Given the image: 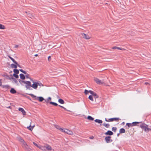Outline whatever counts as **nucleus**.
<instances>
[{
  "instance_id": "nucleus-23",
  "label": "nucleus",
  "mask_w": 151,
  "mask_h": 151,
  "mask_svg": "<svg viewBox=\"0 0 151 151\" xmlns=\"http://www.w3.org/2000/svg\"><path fill=\"white\" fill-rule=\"evenodd\" d=\"M102 125L103 126H104L105 127H106L107 128H109L110 126V125L109 124H106L105 123H104L102 124Z\"/></svg>"
},
{
  "instance_id": "nucleus-9",
  "label": "nucleus",
  "mask_w": 151,
  "mask_h": 151,
  "mask_svg": "<svg viewBox=\"0 0 151 151\" xmlns=\"http://www.w3.org/2000/svg\"><path fill=\"white\" fill-rule=\"evenodd\" d=\"M89 93L91 94V95H92V96H94L95 99L99 97V96L96 93L94 92L93 91L91 90H90Z\"/></svg>"
},
{
  "instance_id": "nucleus-37",
  "label": "nucleus",
  "mask_w": 151,
  "mask_h": 151,
  "mask_svg": "<svg viewBox=\"0 0 151 151\" xmlns=\"http://www.w3.org/2000/svg\"><path fill=\"white\" fill-rule=\"evenodd\" d=\"M88 99L91 100L93 101V98L92 95H90L88 97Z\"/></svg>"
},
{
  "instance_id": "nucleus-52",
  "label": "nucleus",
  "mask_w": 151,
  "mask_h": 151,
  "mask_svg": "<svg viewBox=\"0 0 151 151\" xmlns=\"http://www.w3.org/2000/svg\"><path fill=\"white\" fill-rule=\"evenodd\" d=\"M28 15V17H30L31 16V14H29Z\"/></svg>"
},
{
  "instance_id": "nucleus-2",
  "label": "nucleus",
  "mask_w": 151,
  "mask_h": 151,
  "mask_svg": "<svg viewBox=\"0 0 151 151\" xmlns=\"http://www.w3.org/2000/svg\"><path fill=\"white\" fill-rule=\"evenodd\" d=\"M141 123V124L140 125L139 127L142 129H143L145 132H148L150 131H151V129L148 127V125L145 124V123L142 122Z\"/></svg>"
},
{
  "instance_id": "nucleus-41",
  "label": "nucleus",
  "mask_w": 151,
  "mask_h": 151,
  "mask_svg": "<svg viewBox=\"0 0 151 151\" xmlns=\"http://www.w3.org/2000/svg\"><path fill=\"white\" fill-rule=\"evenodd\" d=\"M117 129V128L116 127H113L112 128V131L116 132V130Z\"/></svg>"
},
{
  "instance_id": "nucleus-39",
  "label": "nucleus",
  "mask_w": 151,
  "mask_h": 151,
  "mask_svg": "<svg viewBox=\"0 0 151 151\" xmlns=\"http://www.w3.org/2000/svg\"><path fill=\"white\" fill-rule=\"evenodd\" d=\"M18 74H13V76L15 77L16 78H19V76L17 75Z\"/></svg>"
},
{
  "instance_id": "nucleus-6",
  "label": "nucleus",
  "mask_w": 151,
  "mask_h": 151,
  "mask_svg": "<svg viewBox=\"0 0 151 151\" xmlns=\"http://www.w3.org/2000/svg\"><path fill=\"white\" fill-rule=\"evenodd\" d=\"M119 119H120L118 118H111L110 119H107L106 118H105V121L106 122H113V121H116Z\"/></svg>"
},
{
  "instance_id": "nucleus-31",
  "label": "nucleus",
  "mask_w": 151,
  "mask_h": 151,
  "mask_svg": "<svg viewBox=\"0 0 151 151\" xmlns=\"http://www.w3.org/2000/svg\"><path fill=\"white\" fill-rule=\"evenodd\" d=\"M11 67L12 68H14L15 69L17 68V65L16 64H11Z\"/></svg>"
},
{
  "instance_id": "nucleus-27",
  "label": "nucleus",
  "mask_w": 151,
  "mask_h": 151,
  "mask_svg": "<svg viewBox=\"0 0 151 151\" xmlns=\"http://www.w3.org/2000/svg\"><path fill=\"white\" fill-rule=\"evenodd\" d=\"M125 132V130L124 129L122 128L119 130L120 133H123Z\"/></svg>"
},
{
  "instance_id": "nucleus-45",
  "label": "nucleus",
  "mask_w": 151,
  "mask_h": 151,
  "mask_svg": "<svg viewBox=\"0 0 151 151\" xmlns=\"http://www.w3.org/2000/svg\"><path fill=\"white\" fill-rule=\"evenodd\" d=\"M14 64L17 65V66H18L19 68H21L20 65H19L17 62Z\"/></svg>"
},
{
  "instance_id": "nucleus-48",
  "label": "nucleus",
  "mask_w": 151,
  "mask_h": 151,
  "mask_svg": "<svg viewBox=\"0 0 151 151\" xmlns=\"http://www.w3.org/2000/svg\"><path fill=\"white\" fill-rule=\"evenodd\" d=\"M2 82L1 80H0V86H2Z\"/></svg>"
},
{
  "instance_id": "nucleus-36",
  "label": "nucleus",
  "mask_w": 151,
  "mask_h": 151,
  "mask_svg": "<svg viewBox=\"0 0 151 151\" xmlns=\"http://www.w3.org/2000/svg\"><path fill=\"white\" fill-rule=\"evenodd\" d=\"M9 58L15 63L16 61L12 57H11L10 56H9Z\"/></svg>"
},
{
  "instance_id": "nucleus-16",
  "label": "nucleus",
  "mask_w": 151,
  "mask_h": 151,
  "mask_svg": "<svg viewBox=\"0 0 151 151\" xmlns=\"http://www.w3.org/2000/svg\"><path fill=\"white\" fill-rule=\"evenodd\" d=\"M10 92L12 94H15L17 93V91L13 88H11L10 90Z\"/></svg>"
},
{
  "instance_id": "nucleus-26",
  "label": "nucleus",
  "mask_w": 151,
  "mask_h": 151,
  "mask_svg": "<svg viewBox=\"0 0 151 151\" xmlns=\"http://www.w3.org/2000/svg\"><path fill=\"white\" fill-rule=\"evenodd\" d=\"M33 144L35 146L39 148H40V149H41L42 150H43L42 148H43V147H39L37 143H35V142H33Z\"/></svg>"
},
{
  "instance_id": "nucleus-58",
  "label": "nucleus",
  "mask_w": 151,
  "mask_h": 151,
  "mask_svg": "<svg viewBox=\"0 0 151 151\" xmlns=\"http://www.w3.org/2000/svg\"><path fill=\"white\" fill-rule=\"evenodd\" d=\"M10 107H11V106H9L7 108H10Z\"/></svg>"
},
{
  "instance_id": "nucleus-22",
  "label": "nucleus",
  "mask_w": 151,
  "mask_h": 151,
  "mask_svg": "<svg viewBox=\"0 0 151 151\" xmlns=\"http://www.w3.org/2000/svg\"><path fill=\"white\" fill-rule=\"evenodd\" d=\"M2 87L3 88H4L7 89H9L10 88V86L8 85H2Z\"/></svg>"
},
{
  "instance_id": "nucleus-20",
  "label": "nucleus",
  "mask_w": 151,
  "mask_h": 151,
  "mask_svg": "<svg viewBox=\"0 0 151 151\" xmlns=\"http://www.w3.org/2000/svg\"><path fill=\"white\" fill-rule=\"evenodd\" d=\"M19 139V141H20L22 143V145H23L24 144H25L26 143L25 142L24 140L22 139L20 137Z\"/></svg>"
},
{
  "instance_id": "nucleus-32",
  "label": "nucleus",
  "mask_w": 151,
  "mask_h": 151,
  "mask_svg": "<svg viewBox=\"0 0 151 151\" xmlns=\"http://www.w3.org/2000/svg\"><path fill=\"white\" fill-rule=\"evenodd\" d=\"M87 119L93 121L94 120V118L90 116H88L87 117Z\"/></svg>"
},
{
  "instance_id": "nucleus-35",
  "label": "nucleus",
  "mask_w": 151,
  "mask_h": 151,
  "mask_svg": "<svg viewBox=\"0 0 151 151\" xmlns=\"http://www.w3.org/2000/svg\"><path fill=\"white\" fill-rule=\"evenodd\" d=\"M5 28V27L4 25L0 24V29H4Z\"/></svg>"
},
{
  "instance_id": "nucleus-11",
  "label": "nucleus",
  "mask_w": 151,
  "mask_h": 151,
  "mask_svg": "<svg viewBox=\"0 0 151 151\" xmlns=\"http://www.w3.org/2000/svg\"><path fill=\"white\" fill-rule=\"evenodd\" d=\"M19 111L22 112L23 115H26V112L23 109L21 108H19Z\"/></svg>"
},
{
  "instance_id": "nucleus-34",
  "label": "nucleus",
  "mask_w": 151,
  "mask_h": 151,
  "mask_svg": "<svg viewBox=\"0 0 151 151\" xmlns=\"http://www.w3.org/2000/svg\"><path fill=\"white\" fill-rule=\"evenodd\" d=\"M126 125L128 127H133L132 123H127L126 124Z\"/></svg>"
},
{
  "instance_id": "nucleus-38",
  "label": "nucleus",
  "mask_w": 151,
  "mask_h": 151,
  "mask_svg": "<svg viewBox=\"0 0 151 151\" xmlns=\"http://www.w3.org/2000/svg\"><path fill=\"white\" fill-rule=\"evenodd\" d=\"M21 72L23 73L24 74H27V72L26 71H24L23 69H20L19 70Z\"/></svg>"
},
{
  "instance_id": "nucleus-44",
  "label": "nucleus",
  "mask_w": 151,
  "mask_h": 151,
  "mask_svg": "<svg viewBox=\"0 0 151 151\" xmlns=\"http://www.w3.org/2000/svg\"><path fill=\"white\" fill-rule=\"evenodd\" d=\"M55 127L57 128V129H59V130H60V129H61V128H60V126H58V125H56L55 126Z\"/></svg>"
},
{
  "instance_id": "nucleus-1",
  "label": "nucleus",
  "mask_w": 151,
  "mask_h": 151,
  "mask_svg": "<svg viewBox=\"0 0 151 151\" xmlns=\"http://www.w3.org/2000/svg\"><path fill=\"white\" fill-rule=\"evenodd\" d=\"M30 80L33 83L32 85L31 82L30 81V84L28 85H26V88L29 90H32V89L31 87H32L35 89H37L38 86L37 82H35L33 80L31 79H30Z\"/></svg>"
},
{
  "instance_id": "nucleus-47",
  "label": "nucleus",
  "mask_w": 151,
  "mask_h": 151,
  "mask_svg": "<svg viewBox=\"0 0 151 151\" xmlns=\"http://www.w3.org/2000/svg\"><path fill=\"white\" fill-rule=\"evenodd\" d=\"M43 147V148H42L43 150H43V151H46V149L45 148V147Z\"/></svg>"
},
{
  "instance_id": "nucleus-24",
  "label": "nucleus",
  "mask_w": 151,
  "mask_h": 151,
  "mask_svg": "<svg viewBox=\"0 0 151 151\" xmlns=\"http://www.w3.org/2000/svg\"><path fill=\"white\" fill-rule=\"evenodd\" d=\"M94 121L96 122H97L99 124H101L103 122L102 120L99 119H96Z\"/></svg>"
},
{
  "instance_id": "nucleus-49",
  "label": "nucleus",
  "mask_w": 151,
  "mask_h": 151,
  "mask_svg": "<svg viewBox=\"0 0 151 151\" xmlns=\"http://www.w3.org/2000/svg\"><path fill=\"white\" fill-rule=\"evenodd\" d=\"M18 47V45H16L15 46V48H17Z\"/></svg>"
},
{
  "instance_id": "nucleus-21",
  "label": "nucleus",
  "mask_w": 151,
  "mask_h": 151,
  "mask_svg": "<svg viewBox=\"0 0 151 151\" xmlns=\"http://www.w3.org/2000/svg\"><path fill=\"white\" fill-rule=\"evenodd\" d=\"M35 126H33L32 127L31 126V124H30V126L28 127H27V128L29 130H30V131H32L33 128Z\"/></svg>"
},
{
  "instance_id": "nucleus-29",
  "label": "nucleus",
  "mask_w": 151,
  "mask_h": 151,
  "mask_svg": "<svg viewBox=\"0 0 151 151\" xmlns=\"http://www.w3.org/2000/svg\"><path fill=\"white\" fill-rule=\"evenodd\" d=\"M112 49H117L118 50H124V49H123V48H119V47H117L116 46H115V47H113L112 48Z\"/></svg>"
},
{
  "instance_id": "nucleus-42",
  "label": "nucleus",
  "mask_w": 151,
  "mask_h": 151,
  "mask_svg": "<svg viewBox=\"0 0 151 151\" xmlns=\"http://www.w3.org/2000/svg\"><path fill=\"white\" fill-rule=\"evenodd\" d=\"M37 86H43V85L41 83H39L37 82Z\"/></svg>"
},
{
  "instance_id": "nucleus-46",
  "label": "nucleus",
  "mask_w": 151,
  "mask_h": 151,
  "mask_svg": "<svg viewBox=\"0 0 151 151\" xmlns=\"http://www.w3.org/2000/svg\"><path fill=\"white\" fill-rule=\"evenodd\" d=\"M51 60V58L50 56H49L48 58V60L49 61H50Z\"/></svg>"
},
{
  "instance_id": "nucleus-18",
  "label": "nucleus",
  "mask_w": 151,
  "mask_h": 151,
  "mask_svg": "<svg viewBox=\"0 0 151 151\" xmlns=\"http://www.w3.org/2000/svg\"><path fill=\"white\" fill-rule=\"evenodd\" d=\"M19 76L20 78L21 79H22L24 80L25 79V76L23 74L21 73L20 74Z\"/></svg>"
},
{
  "instance_id": "nucleus-3",
  "label": "nucleus",
  "mask_w": 151,
  "mask_h": 151,
  "mask_svg": "<svg viewBox=\"0 0 151 151\" xmlns=\"http://www.w3.org/2000/svg\"><path fill=\"white\" fill-rule=\"evenodd\" d=\"M28 94L30 95L31 96H32L34 100H38L40 102H42L43 100H45L43 97L41 96L37 97L36 96H35L33 94Z\"/></svg>"
},
{
  "instance_id": "nucleus-40",
  "label": "nucleus",
  "mask_w": 151,
  "mask_h": 151,
  "mask_svg": "<svg viewBox=\"0 0 151 151\" xmlns=\"http://www.w3.org/2000/svg\"><path fill=\"white\" fill-rule=\"evenodd\" d=\"M89 91L90 90L88 91L87 90L85 89L84 91V93L86 95H87L88 93H89Z\"/></svg>"
},
{
  "instance_id": "nucleus-50",
  "label": "nucleus",
  "mask_w": 151,
  "mask_h": 151,
  "mask_svg": "<svg viewBox=\"0 0 151 151\" xmlns=\"http://www.w3.org/2000/svg\"><path fill=\"white\" fill-rule=\"evenodd\" d=\"M60 107L62 108H64V107L63 106H60V105H58Z\"/></svg>"
},
{
  "instance_id": "nucleus-8",
  "label": "nucleus",
  "mask_w": 151,
  "mask_h": 151,
  "mask_svg": "<svg viewBox=\"0 0 151 151\" xmlns=\"http://www.w3.org/2000/svg\"><path fill=\"white\" fill-rule=\"evenodd\" d=\"M94 80L98 84L101 85L104 83V82H103L101 81L100 80H99L97 78H95Z\"/></svg>"
},
{
  "instance_id": "nucleus-43",
  "label": "nucleus",
  "mask_w": 151,
  "mask_h": 151,
  "mask_svg": "<svg viewBox=\"0 0 151 151\" xmlns=\"http://www.w3.org/2000/svg\"><path fill=\"white\" fill-rule=\"evenodd\" d=\"M26 74V75L25 76L26 78H29V74L27 73V74Z\"/></svg>"
},
{
  "instance_id": "nucleus-14",
  "label": "nucleus",
  "mask_w": 151,
  "mask_h": 151,
  "mask_svg": "<svg viewBox=\"0 0 151 151\" xmlns=\"http://www.w3.org/2000/svg\"><path fill=\"white\" fill-rule=\"evenodd\" d=\"M83 38L86 39H89L90 38V37L88 35H87L84 33H83Z\"/></svg>"
},
{
  "instance_id": "nucleus-51",
  "label": "nucleus",
  "mask_w": 151,
  "mask_h": 151,
  "mask_svg": "<svg viewBox=\"0 0 151 151\" xmlns=\"http://www.w3.org/2000/svg\"><path fill=\"white\" fill-rule=\"evenodd\" d=\"M28 99H29L30 100H31V99L30 98V97L29 96H27V97Z\"/></svg>"
},
{
  "instance_id": "nucleus-33",
  "label": "nucleus",
  "mask_w": 151,
  "mask_h": 151,
  "mask_svg": "<svg viewBox=\"0 0 151 151\" xmlns=\"http://www.w3.org/2000/svg\"><path fill=\"white\" fill-rule=\"evenodd\" d=\"M51 99V98L50 97H49L47 98V100H45V102L46 103H49V101Z\"/></svg>"
},
{
  "instance_id": "nucleus-17",
  "label": "nucleus",
  "mask_w": 151,
  "mask_h": 151,
  "mask_svg": "<svg viewBox=\"0 0 151 151\" xmlns=\"http://www.w3.org/2000/svg\"><path fill=\"white\" fill-rule=\"evenodd\" d=\"M3 76L7 79H11V77H10L9 75H8L7 74H5Z\"/></svg>"
},
{
  "instance_id": "nucleus-56",
  "label": "nucleus",
  "mask_w": 151,
  "mask_h": 151,
  "mask_svg": "<svg viewBox=\"0 0 151 151\" xmlns=\"http://www.w3.org/2000/svg\"><path fill=\"white\" fill-rule=\"evenodd\" d=\"M145 84H148V83L147 82H145Z\"/></svg>"
},
{
  "instance_id": "nucleus-10",
  "label": "nucleus",
  "mask_w": 151,
  "mask_h": 151,
  "mask_svg": "<svg viewBox=\"0 0 151 151\" xmlns=\"http://www.w3.org/2000/svg\"><path fill=\"white\" fill-rule=\"evenodd\" d=\"M19 81L21 84H22V83L26 84V85H28L30 84L29 81L21 80H19Z\"/></svg>"
},
{
  "instance_id": "nucleus-7",
  "label": "nucleus",
  "mask_w": 151,
  "mask_h": 151,
  "mask_svg": "<svg viewBox=\"0 0 151 151\" xmlns=\"http://www.w3.org/2000/svg\"><path fill=\"white\" fill-rule=\"evenodd\" d=\"M105 140L107 143H109L112 141V140L111 139V137L110 136L106 137L105 138Z\"/></svg>"
},
{
  "instance_id": "nucleus-55",
  "label": "nucleus",
  "mask_w": 151,
  "mask_h": 151,
  "mask_svg": "<svg viewBox=\"0 0 151 151\" xmlns=\"http://www.w3.org/2000/svg\"><path fill=\"white\" fill-rule=\"evenodd\" d=\"M38 55L37 54H35V56H37Z\"/></svg>"
},
{
  "instance_id": "nucleus-30",
  "label": "nucleus",
  "mask_w": 151,
  "mask_h": 151,
  "mask_svg": "<svg viewBox=\"0 0 151 151\" xmlns=\"http://www.w3.org/2000/svg\"><path fill=\"white\" fill-rule=\"evenodd\" d=\"M58 102L61 104H64V101L62 99H60L58 100Z\"/></svg>"
},
{
  "instance_id": "nucleus-19",
  "label": "nucleus",
  "mask_w": 151,
  "mask_h": 151,
  "mask_svg": "<svg viewBox=\"0 0 151 151\" xmlns=\"http://www.w3.org/2000/svg\"><path fill=\"white\" fill-rule=\"evenodd\" d=\"M10 76H11V79H12L13 80V81H14V82L15 83H16V84H17L18 83V81H17L16 79L15 78H14L12 77V75H10Z\"/></svg>"
},
{
  "instance_id": "nucleus-57",
  "label": "nucleus",
  "mask_w": 151,
  "mask_h": 151,
  "mask_svg": "<svg viewBox=\"0 0 151 151\" xmlns=\"http://www.w3.org/2000/svg\"><path fill=\"white\" fill-rule=\"evenodd\" d=\"M63 109H64L65 110L67 111V110H66V109L64 107V108Z\"/></svg>"
},
{
  "instance_id": "nucleus-5",
  "label": "nucleus",
  "mask_w": 151,
  "mask_h": 151,
  "mask_svg": "<svg viewBox=\"0 0 151 151\" xmlns=\"http://www.w3.org/2000/svg\"><path fill=\"white\" fill-rule=\"evenodd\" d=\"M22 146L25 151H32V150L29 147L26 143L22 145Z\"/></svg>"
},
{
  "instance_id": "nucleus-25",
  "label": "nucleus",
  "mask_w": 151,
  "mask_h": 151,
  "mask_svg": "<svg viewBox=\"0 0 151 151\" xmlns=\"http://www.w3.org/2000/svg\"><path fill=\"white\" fill-rule=\"evenodd\" d=\"M13 72L14 73V74H18L19 73V70L16 69H14L13 70Z\"/></svg>"
},
{
  "instance_id": "nucleus-28",
  "label": "nucleus",
  "mask_w": 151,
  "mask_h": 151,
  "mask_svg": "<svg viewBox=\"0 0 151 151\" xmlns=\"http://www.w3.org/2000/svg\"><path fill=\"white\" fill-rule=\"evenodd\" d=\"M49 103L50 104H52L55 106H57L58 105L56 103L52 101L50 102Z\"/></svg>"
},
{
  "instance_id": "nucleus-13",
  "label": "nucleus",
  "mask_w": 151,
  "mask_h": 151,
  "mask_svg": "<svg viewBox=\"0 0 151 151\" xmlns=\"http://www.w3.org/2000/svg\"><path fill=\"white\" fill-rule=\"evenodd\" d=\"M105 134L106 135H112L113 134V133L110 130H108L107 132L105 133Z\"/></svg>"
},
{
  "instance_id": "nucleus-54",
  "label": "nucleus",
  "mask_w": 151,
  "mask_h": 151,
  "mask_svg": "<svg viewBox=\"0 0 151 151\" xmlns=\"http://www.w3.org/2000/svg\"><path fill=\"white\" fill-rule=\"evenodd\" d=\"M119 134H120V133H118L117 134V136L118 137L119 136Z\"/></svg>"
},
{
  "instance_id": "nucleus-53",
  "label": "nucleus",
  "mask_w": 151,
  "mask_h": 151,
  "mask_svg": "<svg viewBox=\"0 0 151 151\" xmlns=\"http://www.w3.org/2000/svg\"><path fill=\"white\" fill-rule=\"evenodd\" d=\"M125 124V123L124 122H123L122 123V124L124 125Z\"/></svg>"
},
{
  "instance_id": "nucleus-4",
  "label": "nucleus",
  "mask_w": 151,
  "mask_h": 151,
  "mask_svg": "<svg viewBox=\"0 0 151 151\" xmlns=\"http://www.w3.org/2000/svg\"><path fill=\"white\" fill-rule=\"evenodd\" d=\"M60 131L66 133L67 134L69 135H72L73 134V132L72 131L70 130L67 129H60Z\"/></svg>"
},
{
  "instance_id": "nucleus-15",
  "label": "nucleus",
  "mask_w": 151,
  "mask_h": 151,
  "mask_svg": "<svg viewBox=\"0 0 151 151\" xmlns=\"http://www.w3.org/2000/svg\"><path fill=\"white\" fill-rule=\"evenodd\" d=\"M142 123V122H133L132 123V124L133 126H138L137 125L138 124H139L140 123Z\"/></svg>"
},
{
  "instance_id": "nucleus-12",
  "label": "nucleus",
  "mask_w": 151,
  "mask_h": 151,
  "mask_svg": "<svg viewBox=\"0 0 151 151\" xmlns=\"http://www.w3.org/2000/svg\"><path fill=\"white\" fill-rule=\"evenodd\" d=\"M45 147L49 151H50L52 150V149L51 147L48 144L46 145Z\"/></svg>"
}]
</instances>
